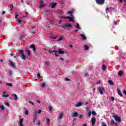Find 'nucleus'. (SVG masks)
I'll list each match as a JSON object with an SVG mask.
<instances>
[{"label":"nucleus","instance_id":"obj_1","mask_svg":"<svg viewBox=\"0 0 126 126\" xmlns=\"http://www.w3.org/2000/svg\"><path fill=\"white\" fill-rule=\"evenodd\" d=\"M19 53L20 58H21L22 60L25 61V60H26V56H25V55H24V53H23V51L19 50Z\"/></svg>","mask_w":126,"mask_h":126},{"label":"nucleus","instance_id":"obj_2","mask_svg":"<svg viewBox=\"0 0 126 126\" xmlns=\"http://www.w3.org/2000/svg\"><path fill=\"white\" fill-rule=\"evenodd\" d=\"M113 118H114L116 122H117L118 123H121V122H122V120H121L120 117L118 116V115H114L113 116Z\"/></svg>","mask_w":126,"mask_h":126},{"label":"nucleus","instance_id":"obj_3","mask_svg":"<svg viewBox=\"0 0 126 126\" xmlns=\"http://www.w3.org/2000/svg\"><path fill=\"white\" fill-rule=\"evenodd\" d=\"M98 90L101 95H103L104 94V88L103 87H99L98 88Z\"/></svg>","mask_w":126,"mask_h":126},{"label":"nucleus","instance_id":"obj_4","mask_svg":"<svg viewBox=\"0 0 126 126\" xmlns=\"http://www.w3.org/2000/svg\"><path fill=\"white\" fill-rule=\"evenodd\" d=\"M96 2L98 3V4H104L105 3V0H95Z\"/></svg>","mask_w":126,"mask_h":126},{"label":"nucleus","instance_id":"obj_5","mask_svg":"<svg viewBox=\"0 0 126 126\" xmlns=\"http://www.w3.org/2000/svg\"><path fill=\"white\" fill-rule=\"evenodd\" d=\"M37 121V111H35L33 114V122L35 123Z\"/></svg>","mask_w":126,"mask_h":126},{"label":"nucleus","instance_id":"obj_6","mask_svg":"<svg viewBox=\"0 0 126 126\" xmlns=\"http://www.w3.org/2000/svg\"><path fill=\"white\" fill-rule=\"evenodd\" d=\"M17 16H18V15H17L16 13H15V18L16 19L17 21H18L19 24H20V23H22V21L21 20H19L17 19Z\"/></svg>","mask_w":126,"mask_h":126},{"label":"nucleus","instance_id":"obj_7","mask_svg":"<svg viewBox=\"0 0 126 126\" xmlns=\"http://www.w3.org/2000/svg\"><path fill=\"white\" fill-rule=\"evenodd\" d=\"M18 125L19 126H24L23 125V119H21L19 120Z\"/></svg>","mask_w":126,"mask_h":126},{"label":"nucleus","instance_id":"obj_8","mask_svg":"<svg viewBox=\"0 0 126 126\" xmlns=\"http://www.w3.org/2000/svg\"><path fill=\"white\" fill-rule=\"evenodd\" d=\"M80 37H81L82 40H83L84 41H85L86 40V36H85V35L83 34H80Z\"/></svg>","mask_w":126,"mask_h":126},{"label":"nucleus","instance_id":"obj_9","mask_svg":"<svg viewBox=\"0 0 126 126\" xmlns=\"http://www.w3.org/2000/svg\"><path fill=\"white\" fill-rule=\"evenodd\" d=\"M9 64H10V65L12 66L13 67H14V66H15L14 63H13V62H12L11 60L9 61Z\"/></svg>","mask_w":126,"mask_h":126},{"label":"nucleus","instance_id":"obj_10","mask_svg":"<svg viewBox=\"0 0 126 126\" xmlns=\"http://www.w3.org/2000/svg\"><path fill=\"white\" fill-rule=\"evenodd\" d=\"M81 106H82V103L79 102L75 104V107H76V108H77V107H80Z\"/></svg>","mask_w":126,"mask_h":126},{"label":"nucleus","instance_id":"obj_11","mask_svg":"<svg viewBox=\"0 0 126 126\" xmlns=\"http://www.w3.org/2000/svg\"><path fill=\"white\" fill-rule=\"evenodd\" d=\"M78 116V113L77 112H74L72 113V118H75Z\"/></svg>","mask_w":126,"mask_h":126},{"label":"nucleus","instance_id":"obj_12","mask_svg":"<svg viewBox=\"0 0 126 126\" xmlns=\"http://www.w3.org/2000/svg\"><path fill=\"white\" fill-rule=\"evenodd\" d=\"M92 125L93 126H95V118L93 117L92 118Z\"/></svg>","mask_w":126,"mask_h":126},{"label":"nucleus","instance_id":"obj_13","mask_svg":"<svg viewBox=\"0 0 126 126\" xmlns=\"http://www.w3.org/2000/svg\"><path fill=\"white\" fill-rule=\"evenodd\" d=\"M117 92H118V94L120 96H121V97H123V94H122V92H121V90H120V89L119 88L117 89Z\"/></svg>","mask_w":126,"mask_h":126},{"label":"nucleus","instance_id":"obj_14","mask_svg":"<svg viewBox=\"0 0 126 126\" xmlns=\"http://www.w3.org/2000/svg\"><path fill=\"white\" fill-rule=\"evenodd\" d=\"M63 112H61L60 113H59V115H58V119H62V118H63Z\"/></svg>","mask_w":126,"mask_h":126},{"label":"nucleus","instance_id":"obj_15","mask_svg":"<svg viewBox=\"0 0 126 126\" xmlns=\"http://www.w3.org/2000/svg\"><path fill=\"white\" fill-rule=\"evenodd\" d=\"M5 93H6V92H3V94L2 95V97H4L5 98H7V97H8V96H9V95L8 94H5Z\"/></svg>","mask_w":126,"mask_h":126},{"label":"nucleus","instance_id":"obj_16","mask_svg":"<svg viewBox=\"0 0 126 126\" xmlns=\"http://www.w3.org/2000/svg\"><path fill=\"white\" fill-rule=\"evenodd\" d=\"M75 28H77L78 30H81V28L79 26V24L77 23L76 25L75 26Z\"/></svg>","mask_w":126,"mask_h":126},{"label":"nucleus","instance_id":"obj_17","mask_svg":"<svg viewBox=\"0 0 126 126\" xmlns=\"http://www.w3.org/2000/svg\"><path fill=\"white\" fill-rule=\"evenodd\" d=\"M84 49L85 51H88V50H89V46H88L86 45H84Z\"/></svg>","mask_w":126,"mask_h":126},{"label":"nucleus","instance_id":"obj_18","mask_svg":"<svg viewBox=\"0 0 126 126\" xmlns=\"http://www.w3.org/2000/svg\"><path fill=\"white\" fill-rule=\"evenodd\" d=\"M123 73H124V72L122 70H120L118 72V75L119 76H122L123 75Z\"/></svg>","mask_w":126,"mask_h":126},{"label":"nucleus","instance_id":"obj_19","mask_svg":"<svg viewBox=\"0 0 126 126\" xmlns=\"http://www.w3.org/2000/svg\"><path fill=\"white\" fill-rule=\"evenodd\" d=\"M26 52L28 56H31V54H30V50H28V49H26Z\"/></svg>","mask_w":126,"mask_h":126},{"label":"nucleus","instance_id":"obj_20","mask_svg":"<svg viewBox=\"0 0 126 126\" xmlns=\"http://www.w3.org/2000/svg\"><path fill=\"white\" fill-rule=\"evenodd\" d=\"M65 24V26L66 27H70V28H72V27L71 26V25L69 23H66V24Z\"/></svg>","mask_w":126,"mask_h":126},{"label":"nucleus","instance_id":"obj_21","mask_svg":"<svg viewBox=\"0 0 126 126\" xmlns=\"http://www.w3.org/2000/svg\"><path fill=\"white\" fill-rule=\"evenodd\" d=\"M59 54L60 55H63L64 54V51H62L61 49H59Z\"/></svg>","mask_w":126,"mask_h":126},{"label":"nucleus","instance_id":"obj_22","mask_svg":"<svg viewBox=\"0 0 126 126\" xmlns=\"http://www.w3.org/2000/svg\"><path fill=\"white\" fill-rule=\"evenodd\" d=\"M45 6V4H44V2L43 1H40V7H44Z\"/></svg>","mask_w":126,"mask_h":126},{"label":"nucleus","instance_id":"obj_23","mask_svg":"<svg viewBox=\"0 0 126 126\" xmlns=\"http://www.w3.org/2000/svg\"><path fill=\"white\" fill-rule=\"evenodd\" d=\"M50 5L52 8H54V7L57 5V3H52Z\"/></svg>","mask_w":126,"mask_h":126},{"label":"nucleus","instance_id":"obj_24","mask_svg":"<svg viewBox=\"0 0 126 126\" xmlns=\"http://www.w3.org/2000/svg\"><path fill=\"white\" fill-rule=\"evenodd\" d=\"M48 52L50 54H53L54 53H57V51H56V50H52V51L48 50Z\"/></svg>","mask_w":126,"mask_h":126},{"label":"nucleus","instance_id":"obj_25","mask_svg":"<svg viewBox=\"0 0 126 126\" xmlns=\"http://www.w3.org/2000/svg\"><path fill=\"white\" fill-rule=\"evenodd\" d=\"M71 18H70V17H69V18H68V19H69V21H70V22H74V21H73L72 19H73V16H71Z\"/></svg>","mask_w":126,"mask_h":126},{"label":"nucleus","instance_id":"obj_26","mask_svg":"<svg viewBox=\"0 0 126 126\" xmlns=\"http://www.w3.org/2000/svg\"><path fill=\"white\" fill-rule=\"evenodd\" d=\"M108 83H109V84H110V85H114V82H113V81H112V80H109V81H108Z\"/></svg>","mask_w":126,"mask_h":126},{"label":"nucleus","instance_id":"obj_27","mask_svg":"<svg viewBox=\"0 0 126 126\" xmlns=\"http://www.w3.org/2000/svg\"><path fill=\"white\" fill-rule=\"evenodd\" d=\"M73 13V12L71 11H68L67 12V14H70V16H72V13Z\"/></svg>","mask_w":126,"mask_h":126},{"label":"nucleus","instance_id":"obj_28","mask_svg":"<svg viewBox=\"0 0 126 126\" xmlns=\"http://www.w3.org/2000/svg\"><path fill=\"white\" fill-rule=\"evenodd\" d=\"M24 113L25 114V115H28L29 112L28 110L25 109V110L24 111Z\"/></svg>","mask_w":126,"mask_h":126},{"label":"nucleus","instance_id":"obj_29","mask_svg":"<svg viewBox=\"0 0 126 126\" xmlns=\"http://www.w3.org/2000/svg\"><path fill=\"white\" fill-rule=\"evenodd\" d=\"M102 69L103 70H106L107 69V67H106V66H105V64H103L102 65Z\"/></svg>","mask_w":126,"mask_h":126},{"label":"nucleus","instance_id":"obj_30","mask_svg":"<svg viewBox=\"0 0 126 126\" xmlns=\"http://www.w3.org/2000/svg\"><path fill=\"white\" fill-rule=\"evenodd\" d=\"M44 64H45V65H49V64H50V62L45 61L44 62Z\"/></svg>","mask_w":126,"mask_h":126},{"label":"nucleus","instance_id":"obj_31","mask_svg":"<svg viewBox=\"0 0 126 126\" xmlns=\"http://www.w3.org/2000/svg\"><path fill=\"white\" fill-rule=\"evenodd\" d=\"M13 96H14V100H17V95L16 94H14Z\"/></svg>","mask_w":126,"mask_h":126},{"label":"nucleus","instance_id":"obj_32","mask_svg":"<svg viewBox=\"0 0 126 126\" xmlns=\"http://www.w3.org/2000/svg\"><path fill=\"white\" fill-rule=\"evenodd\" d=\"M111 8H112V7H107L106 8L105 10L107 14H108V10H109V9H111Z\"/></svg>","mask_w":126,"mask_h":126},{"label":"nucleus","instance_id":"obj_33","mask_svg":"<svg viewBox=\"0 0 126 126\" xmlns=\"http://www.w3.org/2000/svg\"><path fill=\"white\" fill-rule=\"evenodd\" d=\"M49 122H50V119L47 118L46 119V124H47V125H50V124L49 123Z\"/></svg>","mask_w":126,"mask_h":126},{"label":"nucleus","instance_id":"obj_34","mask_svg":"<svg viewBox=\"0 0 126 126\" xmlns=\"http://www.w3.org/2000/svg\"><path fill=\"white\" fill-rule=\"evenodd\" d=\"M49 113H51L52 112V110H53V108L51 106H49Z\"/></svg>","mask_w":126,"mask_h":126},{"label":"nucleus","instance_id":"obj_35","mask_svg":"<svg viewBox=\"0 0 126 126\" xmlns=\"http://www.w3.org/2000/svg\"><path fill=\"white\" fill-rule=\"evenodd\" d=\"M6 85L9 86V87H12V84L11 83H7Z\"/></svg>","mask_w":126,"mask_h":126},{"label":"nucleus","instance_id":"obj_36","mask_svg":"<svg viewBox=\"0 0 126 126\" xmlns=\"http://www.w3.org/2000/svg\"><path fill=\"white\" fill-rule=\"evenodd\" d=\"M41 78V75H40L39 73H38L37 74V78H38L39 79V78Z\"/></svg>","mask_w":126,"mask_h":126},{"label":"nucleus","instance_id":"obj_37","mask_svg":"<svg viewBox=\"0 0 126 126\" xmlns=\"http://www.w3.org/2000/svg\"><path fill=\"white\" fill-rule=\"evenodd\" d=\"M0 108L1 109V110H4V107L2 105H0Z\"/></svg>","mask_w":126,"mask_h":126},{"label":"nucleus","instance_id":"obj_38","mask_svg":"<svg viewBox=\"0 0 126 126\" xmlns=\"http://www.w3.org/2000/svg\"><path fill=\"white\" fill-rule=\"evenodd\" d=\"M62 28H63L64 29V28H65V24H63L61 26Z\"/></svg>","mask_w":126,"mask_h":126},{"label":"nucleus","instance_id":"obj_39","mask_svg":"<svg viewBox=\"0 0 126 126\" xmlns=\"http://www.w3.org/2000/svg\"><path fill=\"white\" fill-rule=\"evenodd\" d=\"M41 113H42V110H41V109L38 110L37 114H41Z\"/></svg>","mask_w":126,"mask_h":126},{"label":"nucleus","instance_id":"obj_40","mask_svg":"<svg viewBox=\"0 0 126 126\" xmlns=\"http://www.w3.org/2000/svg\"><path fill=\"white\" fill-rule=\"evenodd\" d=\"M45 86H46V83H42V84H41V86L42 87H44Z\"/></svg>","mask_w":126,"mask_h":126},{"label":"nucleus","instance_id":"obj_41","mask_svg":"<svg viewBox=\"0 0 126 126\" xmlns=\"http://www.w3.org/2000/svg\"><path fill=\"white\" fill-rule=\"evenodd\" d=\"M111 101H114L115 100V97H114V96L111 97Z\"/></svg>","mask_w":126,"mask_h":126},{"label":"nucleus","instance_id":"obj_42","mask_svg":"<svg viewBox=\"0 0 126 126\" xmlns=\"http://www.w3.org/2000/svg\"><path fill=\"white\" fill-rule=\"evenodd\" d=\"M4 104L6 106H8V107H9V103L7 102H5Z\"/></svg>","mask_w":126,"mask_h":126},{"label":"nucleus","instance_id":"obj_43","mask_svg":"<svg viewBox=\"0 0 126 126\" xmlns=\"http://www.w3.org/2000/svg\"><path fill=\"white\" fill-rule=\"evenodd\" d=\"M111 123L112 125H114L115 124V121H114V120H112Z\"/></svg>","mask_w":126,"mask_h":126},{"label":"nucleus","instance_id":"obj_44","mask_svg":"<svg viewBox=\"0 0 126 126\" xmlns=\"http://www.w3.org/2000/svg\"><path fill=\"white\" fill-rule=\"evenodd\" d=\"M63 40V36H61L60 39L58 40V41H62Z\"/></svg>","mask_w":126,"mask_h":126},{"label":"nucleus","instance_id":"obj_45","mask_svg":"<svg viewBox=\"0 0 126 126\" xmlns=\"http://www.w3.org/2000/svg\"><path fill=\"white\" fill-rule=\"evenodd\" d=\"M83 116V115H79L78 116L79 119H81V118H82Z\"/></svg>","mask_w":126,"mask_h":126},{"label":"nucleus","instance_id":"obj_46","mask_svg":"<svg viewBox=\"0 0 126 126\" xmlns=\"http://www.w3.org/2000/svg\"><path fill=\"white\" fill-rule=\"evenodd\" d=\"M100 83H101V81L100 80L96 82V84H97V85L100 84Z\"/></svg>","mask_w":126,"mask_h":126},{"label":"nucleus","instance_id":"obj_47","mask_svg":"<svg viewBox=\"0 0 126 126\" xmlns=\"http://www.w3.org/2000/svg\"><path fill=\"white\" fill-rule=\"evenodd\" d=\"M50 39H57V37L51 36Z\"/></svg>","mask_w":126,"mask_h":126},{"label":"nucleus","instance_id":"obj_48","mask_svg":"<svg viewBox=\"0 0 126 126\" xmlns=\"http://www.w3.org/2000/svg\"><path fill=\"white\" fill-rule=\"evenodd\" d=\"M86 110L87 111V112H88V111H89V108L88 107V106L86 107Z\"/></svg>","mask_w":126,"mask_h":126},{"label":"nucleus","instance_id":"obj_49","mask_svg":"<svg viewBox=\"0 0 126 126\" xmlns=\"http://www.w3.org/2000/svg\"><path fill=\"white\" fill-rule=\"evenodd\" d=\"M34 46L33 44H32L31 45H30V48H32V49H33V48H34Z\"/></svg>","mask_w":126,"mask_h":126},{"label":"nucleus","instance_id":"obj_50","mask_svg":"<svg viewBox=\"0 0 126 126\" xmlns=\"http://www.w3.org/2000/svg\"><path fill=\"white\" fill-rule=\"evenodd\" d=\"M88 116V117H91V111L89 112Z\"/></svg>","mask_w":126,"mask_h":126},{"label":"nucleus","instance_id":"obj_51","mask_svg":"<svg viewBox=\"0 0 126 126\" xmlns=\"http://www.w3.org/2000/svg\"><path fill=\"white\" fill-rule=\"evenodd\" d=\"M29 103H30V104H31L32 105H34V103L33 102H32V101H29Z\"/></svg>","mask_w":126,"mask_h":126},{"label":"nucleus","instance_id":"obj_52","mask_svg":"<svg viewBox=\"0 0 126 126\" xmlns=\"http://www.w3.org/2000/svg\"><path fill=\"white\" fill-rule=\"evenodd\" d=\"M32 50H33V52H35L36 48H35V47L32 48Z\"/></svg>","mask_w":126,"mask_h":126},{"label":"nucleus","instance_id":"obj_53","mask_svg":"<svg viewBox=\"0 0 126 126\" xmlns=\"http://www.w3.org/2000/svg\"><path fill=\"white\" fill-rule=\"evenodd\" d=\"M63 18H64V19H68L69 18V17H63Z\"/></svg>","mask_w":126,"mask_h":126},{"label":"nucleus","instance_id":"obj_54","mask_svg":"<svg viewBox=\"0 0 126 126\" xmlns=\"http://www.w3.org/2000/svg\"><path fill=\"white\" fill-rule=\"evenodd\" d=\"M65 81H69V80L68 78H65Z\"/></svg>","mask_w":126,"mask_h":126},{"label":"nucleus","instance_id":"obj_55","mask_svg":"<svg viewBox=\"0 0 126 126\" xmlns=\"http://www.w3.org/2000/svg\"><path fill=\"white\" fill-rule=\"evenodd\" d=\"M92 114L95 116V111H92Z\"/></svg>","mask_w":126,"mask_h":126},{"label":"nucleus","instance_id":"obj_56","mask_svg":"<svg viewBox=\"0 0 126 126\" xmlns=\"http://www.w3.org/2000/svg\"><path fill=\"white\" fill-rule=\"evenodd\" d=\"M68 47H70V48H72V45H71V44H69L68 45Z\"/></svg>","mask_w":126,"mask_h":126},{"label":"nucleus","instance_id":"obj_57","mask_svg":"<svg viewBox=\"0 0 126 126\" xmlns=\"http://www.w3.org/2000/svg\"><path fill=\"white\" fill-rule=\"evenodd\" d=\"M55 56H56V57H59V55H58L57 53H55Z\"/></svg>","mask_w":126,"mask_h":126},{"label":"nucleus","instance_id":"obj_58","mask_svg":"<svg viewBox=\"0 0 126 126\" xmlns=\"http://www.w3.org/2000/svg\"><path fill=\"white\" fill-rule=\"evenodd\" d=\"M8 73H9V75H11L12 72L11 71H9Z\"/></svg>","mask_w":126,"mask_h":126},{"label":"nucleus","instance_id":"obj_59","mask_svg":"<svg viewBox=\"0 0 126 126\" xmlns=\"http://www.w3.org/2000/svg\"><path fill=\"white\" fill-rule=\"evenodd\" d=\"M123 1H124L123 0H119V2H120V3H122V2H123Z\"/></svg>","mask_w":126,"mask_h":126},{"label":"nucleus","instance_id":"obj_60","mask_svg":"<svg viewBox=\"0 0 126 126\" xmlns=\"http://www.w3.org/2000/svg\"><path fill=\"white\" fill-rule=\"evenodd\" d=\"M124 94H125V95H126V90H125V91H124Z\"/></svg>","mask_w":126,"mask_h":126},{"label":"nucleus","instance_id":"obj_61","mask_svg":"<svg viewBox=\"0 0 126 126\" xmlns=\"http://www.w3.org/2000/svg\"><path fill=\"white\" fill-rule=\"evenodd\" d=\"M2 63V60H0V64H1Z\"/></svg>","mask_w":126,"mask_h":126},{"label":"nucleus","instance_id":"obj_62","mask_svg":"<svg viewBox=\"0 0 126 126\" xmlns=\"http://www.w3.org/2000/svg\"><path fill=\"white\" fill-rule=\"evenodd\" d=\"M5 13V12L4 11H3L2 12V15L4 14Z\"/></svg>","mask_w":126,"mask_h":126},{"label":"nucleus","instance_id":"obj_63","mask_svg":"<svg viewBox=\"0 0 126 126\" xmlns=\"http://www.w3.org/2000/svg\"><path fill=\"white\" fill-rule=\"evenodd\" d=\"M124 2H125V3L124 4V5H126V0H124Z\"/></svg>","mask_w":126,"mask_h":126},{"label":"nucleus","instance_id":"obj_64","mask_svg":"<svg viewBox=\"0 0 126 126\" xmlns=\"http://www.w3.org/2000/svg\"><path fill=\"white\" fill-rule=\"evenodd\" d=\"M83 126H87V124H84Z\"/></svg>","mask_w":126,"mask_h":126}]
</instances>
